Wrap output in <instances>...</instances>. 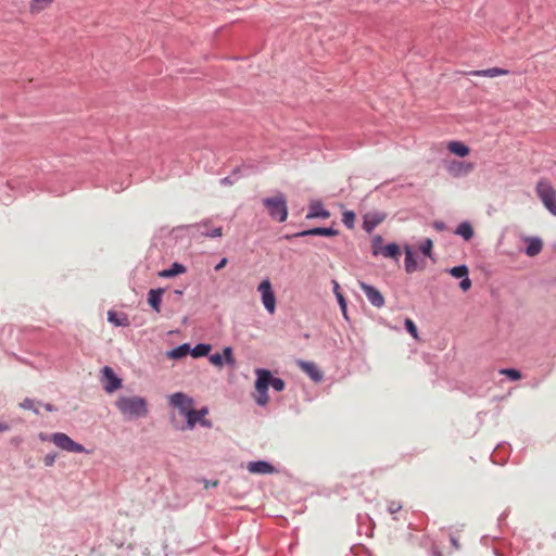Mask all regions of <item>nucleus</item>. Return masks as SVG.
Returning a JSON list of instances; mask_svg holds the SVG:
<instances>
[{
    "label": "nucleus",
    "mask_w": 556,
    "mask_h": 556,
    "mask_svg": "<svg viewBox=\"0 0 556 556\" xmlns=\"http://www.w3.org/2000/svg\"><path fill=\"white\" fill-rule=\"evenodd\" d=\"M273 219L282 223L288 217V211H270Z\"/></svg>",
    "instance_id": "obj_35"
},
{
    "label": "nucleus",
    "mask_w": 556,
    "mask_h": 556,
    "mask_svg": "<svg viewBox=\"0 0 556 556\" xmlns=\"http://www.w3.org/2000/svg\"><path fill=\"white\" fill-rule=\"evenodd\" d=\"M248 469L252 473H273L275 471V468L267 462L258 460V462H251L248 465Z\"/></svg>",
    "instance_id": "obj_17"
},
{
    "label": "nucleus",
    "mask_w": 556,
    "mask_h": 556,
    "mask_svg": "<svg viewBox=\"0 0 556 556\" xmlns=\"http://www.w3.org/2000/svg\"><path fill=\"white\" fill-rule=\"evenodd\" d=\"M535 191L546 208H556V189L546 179H540Z\"/></svg>",
    "instance_id": "obj_4"
},
{
    "label": "nucleus",
    "mask_w": 556,
    "mask_h": 556,
    "mask_svg": "<svg viewBox=\"0 0 556 556\" xmlns=\"http://www.w3.org/2000/svg\"><path fill=\"white\" fill-rule=\"evenodd\" d=\"M265 208H288L286 195L278 191L274 197H268L262 200Z\"/></svg>",
    "instance_id": "obj_12"
},
{
    "label": "nucleus",
    "mask_w": 556,
    "mask_h": 556,
    "mask_svg": "<svg viewBox=\"0 0 556 556\" xmlns=\"http://www.w3.org/2000/svg\"><path fill=\"white\" fill-rule=\"evenodd\" d=\"M404 325L405 329L412 334V337L414 339H418V330L414 321L410 318H406Z\"/></svg>",
    "instance_id": "obj_33"
},
{
    "label": "nucleus",
    "mask_w": 556,
    "mask_h": 556,
    "mask_svg": "<svg viewBox=\"0 0 556 556\" xmlns=\"http://www.w3.org/2000/svg\"><path fill=\"white\" fill-rule=\"evenodd\" d=\"M186 271H187L186 266H184L180 263H174L170 268L163 269V270L159 271L157 275L161 278H172V277H175L177 275L185 274Z\"/></svg>",
    "instance_id": "obj_21"
},
{
    "label": "nucleus",
    "mask_w": 556,
    "mask_h": 556,
    "mask_svg": "<svg viewBox=\"0 0 556 556\" xmlns=\"http://www.w3.org/2000/svg\"><path fill=\"white\" fill-rule=\"evenodd\" d=\"M432 247H433V242L431 239H426L425 241H422L419 245V250L421 251L422 254H425L426 256H429L431 257V251H432Z\"/></svg>",
    "instance_id": "obj_32"
},
{
    "label": "nucleus",
    "mask_w": 556,
    "mask_h": 556,
    "mask_svg": "<svg viewBox=\"0 0 556 556\" xmlns=\"http://www.w3.org/2000/svg\"><path fill=\"white\" fill-rule=\"evenodd\" d=\"M257 380L255 382L256 396L255 401L258 405L264 406L268 403L267 390L271 386L276 391L280 392L285 389V381L280 378H275L266 369H256Z\"/></svg>",
    "instance_id": "obj_2"
},
{
    "label": "nucleus",
    "mask_w": 556,
    "mask_h": 556,
    "mask_svg": "<svg viewBox=\"0 0 556 556\" xmlns=\"http://www.w3.org/2000/svg\"><path fill=\"white\" fill-rule=\"evenodd\" d=\"M501 375L508 377L510 380L517 381L520 380L522 375L519 370L513 368H505L500 370Z\"/></svg>",
    "instance_id": "obj_28"
},
{
    "label": "nucleus",
    "mask_w": 556,
    "mask_h": 556,
    "mask_svg": "<svg viewBox=\"0 0 556 556\" xmlns=\"http://www.w3.org/2000/svg\"><path fill=\"white\" fill-rule=\"evenodd\" d=\"M470 74L473 76H481V77H496V76L507 75V74H509V71L501 68V67H491V68H486V70L472 71Z\"/></svg>",
    "instance_id": "obj_20"
},
{
    "label": "nucleus",
    "mask_w": 556,
    "mask_h": 556,
    "mask_svg": "<svg viewBox=\"0 0 556 556\" xmlns=\"http://www.w3.org/2000/svg\"><path fill=\"white\" fill-rule=\"evenodd\" d=\"M208 359L216 367L220 368L224 365L223 356L219 353H215V354L210 355Z\"/></svg>",
    "instance_id": "obj_37"
},
{
    "label": "nucleus",
    "mask_w": 556,
    "mask_h": 556,
    "mask_svg": "<svg viewBox=\"0 0 556 556\" xmlns=\"http://www.w3.org/2000/svg\"><path fill=\"white\" fill-rule=\"evenodd\" d=\"M31 12L40 11L50 5L54 0H31Z\"/></svg>",
    "instance_id": "obj_30"
},
{
    "label": "nucleus",
    "mask_w": 556,
    "mask_h": 556,
    "mask_svg": "<svg viewBox=\"0 0 556 556\" xmlns=\"http://www.w3.org/2000/svg\"><path fill=\"white\" fill-rule=\"evenodd\" d=\"M255 169L256 167L253 164L243 163L239 166H236L232 169L231 174L229 176L222 178L219 182L222 186H232L240 178L249 176Z\"/></svg>",
    "instance_id": "obj_8"
},
{
    "label": "nucleus",
    "mask_w": 556,
    "mask_h": 556,
    "mask_svg": "<svg viewBox=\"0 0 556 556\" xmlns=\"http://www.w3.org/2000/svg\"><path fill=\"white\" fill-rule=\"evenodd\" d=\"M343 223L348 228H353L354 220H355V214L353 211H345L343 214Z\"/></svg>",
    "instance_id": "obj_34"
},
{
    "label": "nucleus",
    "mask_w": 556,
    "mask_h": 556,
    "mask_svg": "<svg viewBox=\"0 0 556 556\" xmlns=\"http://www.w3.org/2000/svg\"><path fill=\"white\" fill-rule=\"evenodd\" d=\"M193 418L195 419V425L200 424L201 426L206 427V428L212 427V422L210 420H207L205 418V416L202 417V415H195V416H193Z\"/></svg>",
    "instance_id": "obj_39"
},
{
    "label": "nucleus",
    "mask_w": 556,
    "mask_h": 556,
    "mask_svg": "<svg viewBox=\"0 0 556 556\" xmlns=\"http://www.w3.org/2000/svg\"><path fill=\"white\" fill-rule=\"evenodd\" d=\"M337 233H338V231L332 228L317 227V228H312L308 230L298 232V233L293 235L292 237H305V236L331 237V236H336Z\"/></svg>",
    "instance_id": "obj_15"
},
{
    "label": "nucleus",
    "mask_w": 556,
    "mask_h": 556,
    "mask_svg": "<svg viewBox=\"0 0 556 556\" xmlns=\"http://www.w3.org/2000/svg\"><path fill=\"white\" fill-rule=\"evenodd\" d=\"M475 168L473 163L466 161L453 160L446 164L448 175L454 178L465 177Z\"/></svg>",
    "instance_id": "obj_9"
},
{
    "label": "nucleus",
    "mask_w": 556,
    "mask_h": 556,
    "mask_svg": "<svg viewBox=\"0 0 556 556\" xmlns=\"http://www.w3.org/2000/svg\"><path fill=\"white\" fill-rule=\"evenodd\" d=\"M55 456L54 455H46L43 458V463L46 466H52L54 464Z\"/></svg>",
    "instance_id": "obj_44"
},
{
    "label": "nucleus",
    "mask_w": 556,
    "mask_h": 556,
    "mask_svg": "<svg viewBox=\"0 0 556 556\" xmlns=\"http://www.w3.org/2000/svg\"><path fill=\"white\" fill-rule=\"evenodd\" d=\"M338 208H344V205L342 203L337 204Z\"/></svg>",
    "instance_id": "obj_51"
},
{
    "label": "nucleus",
    "mask_w": 556,
    "mask_h": 556,
    "mask_svg": "<svg viewBox=\"0 0 556 556\" xmlns=\"http://www.w3.org/2000/svg\"><path fill=\"white\" fill-rule=\"evenodd\" d=\"M434 228L438 229V230H443L444 229V224L442 222H435L433 224Z\"/></svg>",
    "instance_id": "obj_49"
},
{
    "label": "nucleus",
    "mask_w": 556,
    "mask_h": 556,
    "mask_svg": "<svg viewBox=\"0 0 556 556\" xmlns=\"http://www.w3.org/2000/svg\"><path fill=\"white\" fill-rule=\"evenodd\" d=\"M450 274L455 278H465L468 276V268L465 265L455 266L450 269Z\"/></svg>",
    "instance_id": "obj_29"
},
{
    "label": "nucleus",
    "mask_w": 556,
    "mask_h": 556,
    "mask_svg": "<svg viewBox=\"0 0 556 556\" xmlns=\"http://www.w3.org/2000/svg\"><path fill=\"white\" fill-rule=\"evenodd\" d=\"M10 429V426L9 424L4 422V421H0V433L1 432H5Z\"/></svg>",
    "instance_id": "obj_48"
},
{
    "label": "nucleus",
    "mask_w": 556,
    "mask_h": 556,
    "mask_svg": "<svg viewBox=\"0 0 556 556\" xmlns=\"http://www.w3.org/2000/svg\"><path fill=\"white\" fill-rule=\"evenodd\" d=\"M526 242L528 243L527 249H526V254L528 256L533 257V256L538 255L539 253H541L542 248H543V242L540 238H536V237L526 238Z\"/></svg>",
    "instance_id": "obj_19"
},
{
    "label": "nucleus",
    "mask_w": 556,
    "mask_h": 556,
    "mask_svg": "<svg viewBox=\"0 0 556 556\" xmlns=\"http://www.w3.org/2000/svg\"><path fill=\"white\" fill-rule=\"evenodd\" d=\"M45 408H46L48 412H53V410H54V407H53L51 404H46V405H45Z\"/></svg>",
    "instance_id": "obj_50"
},
{
    "label": "nucleus",
    "mask_w": 556,
    "mask_h": 556,
    "mask_svg": "<svg viewBox=\"0 0 556 556\" xmlns=\"http://www.w3.org/2000/svg\"><path fill=\"white\" fill-rule=\"evenodd\" d=\"M359 288L372 306L380 308L384 305V298L378 289L363 281L359 282Z\"/></svg>",
    "instance_id": "obj_11"
},
{
    "label": "nucleus",
    "mask_w": 556,
    "mask_h": 556,
    "mask_svg": "<svg viewBox=\"0 0 556 556\" xmlns=\"http://www.w3.org/2000/svg\"><path fill=\"white\" fill-rule=\"evenodd\" d=\"M169 403L176 407L179 413L187 418V428L193 429L195 426V419L193 416L202 415V417L208 414V409L203 407L199 410L193 408V400L182 392L174 393L169 396Z\"/></svg>",
    "instance_id": "obj_3"
},
{
    "label": "nucleus",
    "mask_w": 556,
    "mask_h": 556,
    "mask_svg": "<svg viewBox=\"0 0 556 556\" xmlns=\"http://www.w3.org/2000/svg\"><path fill=\"white\" fill-rule=\"evenodd\" d=\"M372 254H381L384 257L397 260L400 256V248L396 243H390L383 247L382 238L380 236H376L372 240Z\"/></svg>",
    "instance_id": "obj_7"
},
{
    "label": "nucleus",
    "mask_w": 556,
    "mask_h": 556,
    "mask_svg": "<svg viewBox=\"0 0 556 556\" xmlns=\"http://www.w3.org/2000/svg\"><path fill=\"white\" fill-rule=\"evenodd\" d=\"M115 407L126 420L144 418L149 413L147 400L139 395H121L115 401Z\"/></svg>",
    "instance_id": "obj_1"
},
{
    "label": "nucleus",
    "mask_w": 556,
    "mask_h": 556,
    "mask_svg": "<svg viewBox=\"0 0 556 556\" xmlns=\"http://www.w3.org/2000/svg\"><path fill=\"white\" fill-rule=\"evenodd\" d=\"M202 235L211 238H217L223 236V228L220 226H212L211 223L206 222L202 224Z\"/></svg>",
    "instance_id": "obj_22"
},
{
    "label": "nucleus",
    "mask_w": 556,
    "mask_h": 556,
    "mask_svg": "<svg viewBox=\"0 0 556 556\" xmlns=\"http://www.w3.org/2000/svg\"><path fill=\"white\" fill-rule=\"evenodd\" d=\"M459 287L463 291H467L471 287V280L466 276L459 283Z\"/></svg>",
    "instance_id": "obj_43"
},
{
    "label": "nucleus",
    "mask_w": 556,
    "mask_h": 556,
    "mask_svg": "<svg viewBox=\"0 0 556 556\" xmlns=\"http://www.w3.org/2000/svg\"><path fill=\"white\" fill-rule=\"evenodd\" d=\"M211 351V345L210 344H203V343H200V344H197L191 351V355L193 357H201V356H206Z\"/></svg>",
    "instance_id": "obj_27"
},
{
    "label": "nucleus",
    "mask_w": 556,
    "mask_h": 556,
    "mask_svg": "<svg viewBox=\"0 0 556 556\" xmlns=\"http://www.w3.org/2000/svg\"><path fill=\"white\" fill-rule=\"evenodd\" d=\"M405 269L407 273H414L417 269V262L409 247L405 248Z\"/></svg>",
    "instance_id": "obj_23"
},
{
    "label": "nucleus",
    "mask_w": 556,
    "mask_h": 556,
    "mask_svg": "<svg viewBox=\"0 0 556 556\" xmlns=\"http://www.w3.org/2000/svg\"><path fill=\"white\" fill-rule=\"evenodd\" d=\"M108 319L110 323L114 324L115 326H128L129 321L126 315L124 314H117L113 311H109L108 313Z\"/></svg>",
    "instance_id": "obj_24"
},
{
    "label": "nucleus",
    "mask_w": 556,
    "mask_h": 556,
    "mask_svg": "<svg viewBox=\"0 0 556 556\" xmlns=\"http://www.w3.org/2000/svg\"><path fill=\"white\" fill-rule=\"evenodd\" d=\"M257 291L261 293L265 309L273 315L276 311V296L270 281L268 279L262 280L257 287Z\"/></svg>",
    "instance_id": "obj_6"
},
{
    "label": "nucleus",
    "mask_w": 556,
    "mask_h": 556,
    "mask_svg": "<svg viewBox=\"0 0 556 556\" xmlns=\"http://www.w3.org/2000/svg\"><path fill=\"white\" fill-rule=\"evenodd\" d=\"M307 218H313V217H329V213L328 211H313V212H309L307 215H306Z\"/></svg>",
    "instance_id": "obj_41"
},
{
    "label": "nucleus",
    "mask_w": 556,
    "mask_h": 556,
    "mask_svg": "<svg viewBox=\"0 0 556 556\" xmlns=\"http://www.w3.org/2000/svg\"><path fill=\"white\" fill-rule=\"evenodd\" d=\"M401 508H402V505L395 501H391L388 505V510L392 515L397 513L399 510H401Z\"/></svg>",
    "instance_id": "obj_40"
},
{
    "label": "nucleus",
    "mask_w": 556,
    "mask_h": 556,
    "mask_svg": "<svg viewBox=\"0 0 556 556\" xmlns=\"http://www.w3.org/2000/svg\"><path fill=\"white\" fill-rule=\"evenodd\" d=\"M20 406L24 409L34 410L35 413H38V409L35 407V403L30 399H25Z\"/></svg>",
    "instance_id": "obj_38"
},
{
    "label": "nucleus",
    "mask_w": 556,
    "mask_h": 556,
    "mask_svg": "<svg viewBox=\"0 0 556 556\" xmlns=\"http://www.w3.org/2000/svg\"><path fill=\"white\" fill-rule=\"evenodd\" d=\"M50 441L56 445L59 448L66 451V452H74V453H85L86 448L79 444L73 441L67 434L63 432H55L50 435Z\"/></svg>",
    "instance_id": "obj_5"
},
{
    "label": "nucleus",
    "mask_w": 556,
    "mask_h": 556,
    "mask_svg": "<svg viewBox=\"0 0 556 556\" xmlns=\"http://www.w3.org/2000/svg\"><path fill=\"white\" fill-rule=\"evenodd\" d=\"M300 368L311 377L312 380L319 382L323 379V372L316 366V364L312 362L299 361Z\"/></svg>",
    "instance_id": "obj_14"
},
{
    "label": "nucleus",
    "mask_w": 556,
    "mask_h": 556,
    "mask_svg": "<svg viewBox=\"0 0 556 556\" xmlns=\"http://www.w3.org/2000/svg\"><path fill=\"white\" fill-rule=\"evenodd\" d=\"M217 484H218L217 480H214V481L205 480L204 481V488L205 489L217 486Z\"/></svg>",
    "instance_id": "obj_45"
},
{
    "label": "nucleus",
    "mask_w": 556,
    "mask_h": 556,
    "mask_svg": "<svg viewBox=\"0 0 556 556\" xmlns=\"http://www.w3.org/2000/svg\"><path fill=\"white\" fill-rule=\"evenodd\" d=\"M222 356L223 361L228 365L233 366L236 364V359L232 354V349L230 346L224 348Z\"/></svg>",
    "instance_id": "obj_31"
},
{
    "label": "nucleus",
    "mask_w": 556,
    "mask_h": 556,
    "mask_svg": "<svg viewBox=\"0 0 556 556\" xmlns=\"http://www.w3.org/2000/svg\"><path fill=\"white\" fill-rule=\"evenodd\" d=\"M551 212H552V213H553L554 215H556V210H554V211H551Z\"/></svg>",
    "instance_id": "obj_53"
},
{
    "label": "nucleus",
    "mask_w": 556,
    "mask_h": 556,
    "mask_svg": "<svg viewBox=\"0 0 556 556\" xmlns=\"http://www.w3.org/2000/svg\"><path fill=\"white\" fill-rule=\"evenodd\" d=\"M164 289L162 288L151 289L148 293V303L156 313L161 312V301Z\"/></svg>",
    "instance_id": "obj_16"
},
{
    "label": "nucleus",
    "mask_w": 556,
    "mask_h": 556,
    "mask_svg": "<svg viewBox=\"0 0 556 556\" xmlns=\"http://www.w3.org/2000/svg\"><path fill=\"white\" fill-rule=\"evenodd\" d=\"M102 375L103 388L108 393H113L122 387V379L115 375L111 367L104 366L102 369Z\"/></svg>",
    "instance_id": "obj_10"
},
{
    "label": "nucleus",
    "mask_w": 556,
    "mask_h": 556,
    "mask_svg": "<svg viewBox=\"0 0 556 556\" xmlns=\"http://www.w3.org/2000/svg\"><path fill=\"white\" fill-rule=\"evenodd\" d=\"M337 300H338V303L340 305V308H341L343 317L345 319H348V305H346L345 298L343 296L342 293H338Z\"/></svg>",
    "instance_id": "obj_36"
},
{
    "label": "nucleus",
    "mask_w": 556,
    "mask_h": 556,
    "mask_svg": "<svg viewBox=\"0 0 556 556\" xmlns=\"http://www.w3.org/2000/svg\"><path fill=\"white\" fill-rule=\"evenodd\" d=\"M41 440H46V435L40 434Z\"/></svg>",
    "instance_id": "obj_52"
},
{
    "label": "nucleus",
    "mask_w": 556,
    "mask_h": 556,
    "mask_svg": "<svg viewBox=\"0 0 556 556\" xmlns=\"http://www.w3.org/2000/svg\"><path fill=\"white\" fill-rule=\"evenodd\" d=\"M307 208H324V203L320 199H313L309 201Z\"/></svg>",
    "instance_id": "obj_42"
},
{
    "label": "nucleus",
    "mask_w": 556,
    "mask_h": 556,
    "mask_svg": "<svg viewBox=\"0 0 556 556\" xmlns=\"http://www.w3.org/2000/svg\"><path fill=\"white\" fill-rule=\"evenodd\" d=\"M455 233L463 237L465 240H470L473 236V230L469 223L464 222L458 225Z\"/></svg>",
    "instance_id": "obj_25"
},
{
    "label": "nucleus",
    "mask_w": 556,
    "mask_h": 556,
    "mask_svg": "<svg viewBox=\"0 0 556 556\" xmlns=\"http://www.w3.org/2000/svg\"><path fill=\"white\" fill-rule=\"evenodd\" d=\"M189 352H190V346H189V344L185 343V344H181V345L170 350L169 352H167V356L169 358L177 359V358H181V357L186 356Z\"/></svg>",
    "instance_id": "obj_26"
},
{
    "label": "nucleus",
    "mask_w": 556,
    "mask_h": 556,
    "mask_svg": "<svg viewBox=\"0 0 556 556\" xmlns=\"http://www.w3.org/2000/svg\"><path fill=\"white\" fill-rule=\"evenodd\" d=\"M332 285H333V293H334L336 298H338V293H341L340 285L336 280L332 281Z\"/></svg>",
    "instance_id": "obj_47"
},
{
    "label": "nucleus",
    "mask_w": 556,
    "mask_h": 556,
    "mask_svg": "<svg viewBox=\"0 0 556 556\" xmlns=\"http://www.w3.org/2000/svg\"><path fill=\"white\" fill-rule=\"evenodd\" d=\"M227 264V258H222L220 262L215 266V270H220L224 268Z\"/></svg>",
    "instance_id": "obj_46"
},
{
    "label": "nucleus",
    "mask_w": 556,
    "mask_h": 556,
    "mask_svg": "<svg viewBox=\"0 0 556 556\" xmlns=\"http://www.w3.org/2000/svg\"><path fill=\"white\" fill-rule=\"evenodd\" d=\"M386 215L381 212H370L364 216L363 227L366 231L370 232L375 227H377Z\"/></svg>",
    "instance_id": "obj_13"
},
{
    "label": "nucleus",
    "mask_w": 556,
    "mask_h": 556,
    "mask_svg": "<svg viewBox=\"0 0 556 556\" xmlns=\"http://www.w3.org/2000/svg\"><path fill=\"white\" fill-rule=\"evenodd\" d=\"M447 149L451 153L459 157H465L470 153V148L467 144L456 140L450 141L447 144Z\"/></svg>",
    "instance_id": "obj_18"
}]
</instances>
